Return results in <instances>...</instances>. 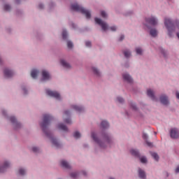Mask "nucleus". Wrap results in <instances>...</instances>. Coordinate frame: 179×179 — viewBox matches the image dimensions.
Returning a JSON list of instances; mask_svg holds the SVG:
<instances>
[{
  "mask_svg": "<svg viewBox=\"0 0 179 179\" xmlns=\"http://www.w3.org/2000/svg\"><path fill=\"white\" fill-rule=\"evenodd\" d=\"M0 62H1V58H0Z\"/></svg>",
  "mask_w": 179,
  "mask_h": 179,
  "instance_id": "4d7b16f0",
  "label": "nucleus"
},
{
  "mask_svg": "<svg viewBox=\"0 0 179 179\" xmlns=\"http://www.w3.org/2000/svg\"><path fill=\"white\" fill-rule=\"evenodd\" d=\"M38 8V9H43V8H44V6L43 4H39Z\"/></svg>",
  "mask_w": 179,
  "mask_h": 179,
  "instance_id": "49530a36",
  "label": "nucleus"
},
{
  "mask_svg": "<svg viewBox=\"0 0 179 179\" xmlns=\"http://www.w3.org/2000/svg\"><path fill=\"white\" fill-rule=\"evenodd\" d=\"M18 173L20 176H24L26 171H24L23 169H19Z\"/></svg>",
  "mask_w": 179,
  "mask_h": 179,
  "instance_id": "7c9ffc66",
  "label": "nucleus"
},
{
  "mask_svg": "<svg viewBox=\"0 0 179 179\" xmlns=\"http://www.w3.org/2000/svg\"><path fill=\"white\" fill-rule=\"evenodd\" d=\"M130 152H131V154L133 156H136V157H139V152H138V150H131Z\"/></svg>",
  "mask_w": 179,
  "mask_h": 179,
  "instance_id": "393cba45",
  "label": "nucleus"
},
{
  "mask_svg": "<svg viewBox=\"0 0 179 179\" xmlns=\"http://www.w3.org/2000/svg\"><path fill=\"white\" fill-rule=\"evenodd\" d=\"M147 94L148 97H150V99H152V100H156V97L155 96V93L153 92V91H152V90H148Z\"/></svg>",
  "mask_w": 179,
  "mask_h": 179,
  "instance_id": "ddd939ff",
  "label": "nucleus"
},
{
  "mask_svg": "<svg viewBox=\"0 0 179 179\" xmlns=\"http://www.w3.org/2000/svg\"><path fill=\"white\" fill-rule=\"evenodd\" d=\"M64 122H66V124H71V122H72V121L71 120L70 118H67V119L64 120Z\"/></svg>",
  "mask_w": 179,
  "mask_h": 179,
  "instance_id": "37998d69",
  "label": "nucleus"
},
{
  "mask_svg": "<svg viewBox=\"0 0 179 179\" xmlns=\"http://www.w3.org/2000/svg\"><path fill=\"white\" fill-rule=\"evenodd\" d=\"M73 136L76 138V139H79V138H80V133H79V131H76L73 134Z\"/></svg>",
  "mask_w": 179,
  "mask_h": 179,
  "instance_id": "c756f323",
  "label": "nucleus"
},
{
  "mask_svg": "<svg viewBox=\"0 0 179 179\" xmlns=\"http://www.w3.org/2000/svg\"><path fill=\"white\" fill-rule=\"evenodd\" d=\"M52 120V116H51L50 115H47V114L43 115V122L41 123V128H42L43 132L45 134V135L47 136H51L50 132H48V131L47 130V127H48V125H50V122Z\"/></svg>",
  "mask_w": 179,
  "mask_h": 179,
  "instance_id": "f257e3e1",
  "label": "nucleus"
},
{
  "mask_svg": "<svg viewBox=\"0 0 179 179\" xmlns=\"http://www.w3.org/2000/svg\"><path fill=\"white\" fill-rule=\"evenodd\" d=\"M71 10H76V12H80V13H83V15H85L87 19H90L92 16L90 14V11L80 6L77 3L71 4Z\"/></svg>",
  "mask_w": 179,
  "mask_h": 179,
  "instance_id": "f03ea898",
  "label": "nucleus"
},
{
  "mask_svg": "<svg viewBox=\"0 0 179 179\" xmlns=\"http://www.w3.org/2000/svg\"><path fill=\"white\" fill-rule=\"evenodd\" d=\"M92 69H93V72H94V73H95V75H98V76L100 75V73L99 72V70H97V69L93 68Z\"/></svg>",
  "mask_w": 179,
  "mask_h": 179,
  "instance_id": "c9c22d12",
  "label": "nucleus"
},
{
  "mask_svg": "<svg viewBox=\"0 0 179 179\" xmlns=\"http://www.w3.org/2000/svg\"><path fill=\"white\" fill-rule=\"evenodd\" d=\"M143 139L145 141L148 146H149L150 148H152V146H153V144L148 141V135L146 134H143Z\"/></svg>",
  "mask_w": 179,
  "mask_h": 179,
  "instance_id": "dca6fc26",
  "label": "nucleus"
},
{
  "mask_svg": "<svg viewBox=\"0 0 179 179\" xmlns=\"http://www.w3.org/2000/svg\"><path fill=\"white\" fill-rule=\"evenodd\" d=\"M160 101L162 104H164V106H167V104H169V97L166 95H162L160 97Z\"/></svg>",
  "mask_w": 179,
  "mask_h": 179,
  "instance_id": "1a4fd4ad",
  "label": "nucleus"
},
{
  "mask_svg": "<svg viewBox=\"0 0 179 179\" xmlns=\"http://www.w3.org/2000/svg\"><path fill=\"white\" fill-rule=\"evenodd\" d=\"M64 115H65V117H69V115H71V113H69V110H65Z\"/></svg>",
  "mask_w": 179,
  "mask_h": 179,
  "instance_id": "79ce46f5",
  "label": "nucleus"
},
{
  "mask_svg": "<svg viewBox=\"0 0 179 179\" xmlns=\"http://www.w3.org/2000/svg\"><path fill=\"white\" fill-rule=\"evenodd\" d=\"M72 27L75 29V24H72Z\"/></svg>",
  "mask_w": 179,
  "mask_h": 179,
  "instance_id": "864d4df0",
  "label": "nucleus"
},
{
  "mask_svg": "<svg viewBox=\"0 0 179 179\" xmlns=\"http://www.w3.org/2000/svg\"><path fill=\"white\" fill-rule=\"evenodd\" d=\"M95 22H96V23H97V24H99L101 26V27L102 28V30H103V31H106V30H107V29H108V25L107 24V23L103 22L101 20V19L96 17Z\"/></svg>",
  "mask_w": 179,
  "mask_h": 179,
  "instance_id": "39448f33",
  "label": "nucleus"
},
{
  "mask_svg": "<svg viewBox=\"0 0 179 179\" xmlns=\"http://www.w3.org/2000/svg\"><path fill=\"white\" fill-rule=\"evenodd\" d=\"M61 166L64 169H71V165L65 160L61 161Z\"/></svg>",
  "mask_w": 179,
  "mask_h": 179,
  "instance_id": "f3484780",
  "label": "nucleus"
},
{
  "mask_svg": "<svg viewBox=\"0 0 179 179\" xmlns=\"http://www.w3.org/2000/svg\"><path fill=\"white\" fill-rule=\"evenodd\" d=\"M40 150L38 149V148L37 147H33L32 148V151L34 152V153H37Z\"/></svg>",
  "mask_w": 179,
  "mask_h": 179,
  "instance_id": "e433bc0d",
  "label": "nucleus"
},
{
  "mask_svg": "<svg viewBox=\"0 0 179 179\" xmlns=\"http://www.w3.org/2000/svg\"><path fill=\"white\" fill-rule=\"evenodd\" d=\"M84 176H86V172H83Z\"/></svg>",
  "mask_w": 179,
  "mask_h": 179,
  "instance_id": "5fc2aeb1",
  "label": "nucleus"
},
{
  "mask_svg": "<svg viewBox=\"0 0 179 179\" xmlns=\"http://www.w3.org/2000/svg\"><path fill=\"white\" fill-rule=\"evenodd\" d=\"M46 94H48V96H50V97H55V99H57V100H61V96L59 95V93L55 91L47 90Z\"/></svg>",
  "mask_w": 179,
  "mask_h": 179,
  "instance_id": "20e7f679",
  "label": "nucleus"
},
{
  "mask_svg": "<svg viewBox=\"0 0 179 179\" xmlns=\"http://www.w3.org/2000/svg\"><path fill=\"white\" fill-rule=\"evenodd\" d=\"M117 100L118 103H124V99H122L121 97H117Z\"/></svg>",
  "mask_w": 179,
  "mask_h": 179,
  "instance_id": "a19ab883",
  "label": "nucleus"
},
{
  "mask_svg": "<svg viewBox=\"0 0 179 179\" xmlns=\"http://www.w3.org/2000/svg\"><path fill=\"white\" fill-rule=\"evenodd\" d=\"M92 138L96 143H99V146H103L100 141L98 140L97 137H96V134L94 133H92Z\"/></svg>",
  "mask_w": 179,
  "mask_h": 179,
  "instance_id": "6ab92c4d",
  "label": "nucleus"
},
{
  "mask_svg": "<svg viewBox=\"0 0 179 179\" xmlns=\"http://www.w3.org/2000/svg\"><path fill=\"white\" fill-rule=\"evenodd\" d=\"M38 76V71L36 69H33L31 72V76L33 79H36Z\"/></svg>",
  "mask_w": 179,
  "mask_h": 179,
  "instance_id": "a211bd4d",
  "label": "nucleus"
},
{
  "mask_svg": "<svg viewBox=\"0 0 179 179\" xmlns=\"http://www.w3.org/2000/svg\"><path fill=\"white\" fill-rule=\"evenodd\" d=\"M52 141V145H54V146H55L56 148H59L61 146V145L59 144V143H58V141H57V139H55V138H51Z\"/></svg>",
  "mask_w": 179,
  "mask_h": 179,
  "instance_id": "412c9836",
  "label": "nucleus"
},
{
  "mask_svg": "<svg viewBox=\"0 0 179 179\" xmlns=\"http://www.w3.org/2000/svg\"><path fill=\"white\" fill-rule=\"evenodd\" d=\"M9 166H10V164L8 162H5L3 166L0 167V173H4L5 170H6Z\"/></svg>",
  "mask_w": 179,
  "mask_h": 179,
  "instance_id": "9b49d317",
  "label": "nucleus"
},
{
  "mask_svg": "<svg viewBox=\"0 0 179 179\" xmlns=\"http://www.w3.org/2000/svg\"><path fill=\"white\" fill-rule=\"evenodd\" d=\"M101 16H102V17H107V14L106 13V12L101 11Z\"/></svg>",
  "mask_w": 179,
  "mask_h": 179,
  "instance_id": "58836bf2",
  "label": "nucleus"
},
{
  "mask_svg": "<svg viewBox=\"0 0 179 179\" xmlns=\"http://www.w3.org/2000/svg\"><path fill=\"white\" fill-rule=\"evenodd\" d=\"M140 161H141L142 163H146V162H148V159H146V157H142L140 158Z\"/></svg>",
  "mask_w": 179,
  "mask_h": 179,
  "instance_id": "f704fd0d",
  "label": "nucleus"
},
{
  "mask_svg": "<svg viewBox=\"0 0 179 179\" xmlns=\"http://www.w3.org/2000/svg\"><path fill=\"white\" fill-rule=\"evenodd\" d=\"M68 37V34L66 33V31L64 30L62 31V38H63V40H66Z\"/></svg>",
  "mask_w": 179,
  "mask_h": 179,
  "instance_id": "c85d7f7f",
  "label": "nucleus"
},
{
  "mask_svg": "<svg viewBox=\"0 0 179 179\" xmlns=\"http://www.w3.org/2000/svg\"><path fill=\"white\" fill-rule=\"evenodd\" d=\"M4 10H6V11L10 10V6L8 4L4 5Z\"/></svg>",
  "mask_w": 179,
  "mask_h": 179,
  "instance_id": "473e14b6",
  "label": "nucleus"
},
{
  "mask_svg": "<svg viewBox=\"0 0 179 179\" xmlns=\"http://www.w3.org/2000/svg\"><path fill=\"white\" fill-rule=\"evenodd\" d=\"M123 79L126 82H128V83H131L132 82V78H131V76H129V74L127 73L123 74Z\"/></svg>",
  "mask_w": 179,
  "mask_h": 179,
  "instance_id": "f8f14e48",
  "label": "nucleus"
},
{
  "mask_svg": "<svg viewBox=\"0 0 179 179\" xmlns=\"http://www.w3.org/2000/svg\"><path fill=\"white\" fill-rule=\"evenodd\" d=\"M58 128L59 129H61L62 131H64L65 132L68 131V127H66V126H65V124H59L58 125Z\"/></svg>",
  "mask_w": 179,
  "mask_h": 179,
  "instance_id": "5701e85b",
  "label": "nucleus"
},
{
  "mask_svg": "<svg viewBox=\"0 0 179 179\" xmlns=\"http://www.w3.org/2000/svg\"><path fill=\"white\" fill-rule=\"evenodd\" d=\"M124 38V35H122L119 39V41H122V40Z\"/></svg>",
  "mask_w": 179,
  "mask_h": 179,
  "instance_id": "de8ad7c7",
  "label": "nucleus"
},
{
  "mask_svg": "<svg viewBox=\"0 0 179 179\" xmlns=\"http://www.w3.org/2000/svg\"><path fill=\"white\" fill-rule=\"evenodd\" d=\"M71 177L72 178H76V177H78V173H71Z\"/></svg>",
  "mask_w": 179,
  "mask_h": 179,
  "instance_id": "4c0bfd02",
  "label": "nucleus"
},
{
  "mask_svg": "<svg viewBox=\"0 0 179 179\" xmlns=\"http://www.w3.org/2000/svg\"><path fill=\"white\" fill-rule=\"evenodd\" d=\"M145 22L152 26H156V24H157V20L155 17L146 18Z\"/></svg>",
  "mask_w": 179,
  "mask_h": 179,
  "instance_id": "0eeeda50",
  "label": "nucleus"
},
{
  "mask_svg": "<svg viewBox=\"0 0 179 179\" xmlns=\"http://www.w3.org/2000/svg\"><path fill=\"white\" fill-rule=\"evenodd\" d=\"M176 173H179V166L176 169Z\"/></svg>",
  "mask_w": 179,
  "mask_h": 179,
  "instance_id": "09e8293b",
  "label": "nucleus"
},
{
  "mask_svg": "<svg viewBox=\"0 0 179 179\" xmlns=\"http://www.w3.org/2000/svg\"><path fill=\"white\" fill-rule=\"evenodd\" d=\"M136 54L141 55V54H142V49H141V48H137L136 49Z\"/></svg>",
  "mask_w": 179,
  "mask_h": 179,
  "instance_id": "2f4dec72",
  "label": "nucleus"
},
{
  "mask_svg": "<svg viewBox=\"0 0 179 179\" xmlns=\"http://www.w3.org/2000/svg\"><path fill=\"white\" fill-rule=\"evenodd\" d=\"M164 24L165 27H166L168 30V34L169 37H171V36H173V33L176 31V27L174 26V22H173V21H171L170 18L166 17L164 19Z\"/></svg>",
  "mask_w": 179,
  "mask_h": 179,
  "instance_id": "7ed1b4c3",
  "label": "nucleus"
},
{
  "mask_svg": "<svg viewBox=\"0 0 179 179\" xmlns=\"http://www.w3.org/2000/svg\"><path fill=\"white\" fill-rule=\"evenodd\" d=\"M150 34L152 37H156V36H157V31L156 29H151L150 31Z\"/></svg>",
  "mask_w": 179,
  "mask_h": 179,
  "instance_id": "a878e982",
  "label": "nucleus"
},
{
  "mask_svg": "<svg viewBox=\"0 0 179 179\" xmlns=\"http://www.w3.org/2000/svg\"><path fill=\"white\" fill-rule=\"evenodd\" d=\"M10 121L13 123L15 124V127H20V123L17 122V120H16V117L11 116L10 117Z\"/></svg>",
  "mask_w": 179,
  "mask_h": 179,
  "instance_id": "4468645a",
  "label": "nucleus"
},
{
  "mask_svg": "<svg viewBox=\"0 0 179 179\" xmlns=\"http://www.w3.org/2000/svg\"><path fill=\"white\" fill-rule=\"evenodd\" d=\"M176 97H177V99H179V92H177V93H176Z\"/></svg>",
  "mask_w": 179,
  "mask_h": 179,
  "instance_id": "3c124183",
  "label": "nucleus"
},
{
  "mask_svg": "<svg viewBox=\"0 0 179 179\" xmlns=\"http://www.w3.org/2000/svg\"><path fill=\"white\" fill-rule=\"evenodd\" d=\"M13 75V71L11 70H9L8 69L4 70V76H6V78H12Z\"/></svg>",
  "mask_w": 179,
  "mask_h": 179,
  "instance_id": "9d476101",
  "label": "nucleus"
},
{
  "mask_svg": "<svg viewBox=\"0 0 179 179\" xmlns=\"http://www.w3.org/2000/svg\"><path fill=\"white\" fill-rule=\"evenodd\" d=\"M3 115H5V111H3Z\"/></svg>",
  "mask_w": 179,
  "mask_h": 179,
  "instance_id": "6e6d98bb",
  "label": "nucleus"
},
{
  "mask_svg": "<svg viewBox=\"0 0 179 179\" xmlns=\"http://www.w3.org/2000/svg\"><path fill=\"white\" fill-rule=\"evenodd\" d=\"M131 108H133V110H136V106L135 105V103H131Z\"/></svg>",
  "mask_w": 179,
  "mask_h": 179,
  "instance_id": "c03bdc74",
  "label": "nucleus"
},
{
  "mask_svg": "<svg viewBox=\"0 0 179 179\" xmlns=\"http://www.w3.org/2000/svg\"><path fill=\"white\" fill-rule=\"evenodd\" d=\"M86 47H92V42L90 41H86L85 42Z\"/></svg>",
  "mask_w": 179,
  "mask_h": 179,
  "instance_id": "ea45409f",
  "label": "nucleus"
},
{
  "mask_svg": "<svg viewBox=\"0 0 179 179\" xmlns=\"http://www.w3.org/2000/svg\"><path fill=\"white\" fill-rule=\"evenodd\" d=\"M60 63L62 65V66H64V68H66V69H71V65L68 64V62H66L65 60L62 59L60 61Z\"/></svg>",
  "mask_w": 179,
  "mask_h": 179,
  "instance_id": "2eb2a0df",
  "label": "nucleus"
},
{
  "mask_svg": "<svg viewBox=\"0 0 179 179\" xmlns=\"http://www.w3.org/2000/svg\"><path fill=\"white\" fill-rule=\"evenodd\" d=\"M176 24H177L178 28L179 29V22H176Z\"/></svg>",
  "mask_w": 179,
  "mask_h": 179,
  "instance_id": "603ef678",
  "label": "nucleus"
},
{
  "mask_svg": "<svg viewBox=\"0 0 179 179\" xmlns=\"http://www.w3.org/2000/svg\"><path fill=\"white\" fill-rule=\"evenodd\" d=\"M22 90H23V92H24V94H27V93H26V92H27L26 88H22Z\"/></svg>",
  "mask_w": 179,
  "mask_h": 179,
  "instance_id": "8fccbe9b",
  "label": "nucleus"
},
{
  "mask_svg": "<svg viewBox=\"0 0 179 179\" xmlns=\"http://www.w3.org/2000/svg\"><path fill=\"white\" fill-rule=\"evenodd\" d=\"M170 135H171V138H172L173 139H177V138H179L178 129L176 128L171 129Z\"/></svg>",
  "mask_w": 179,
  "mask_h": 179,
  "instance_id": "423d86ee",
  "label": "nucleus"
},
{
  "mask_svg": "<svg viewBox=\"0 0 179 179\" xmlns=\"http://www.w3.org/2000/svg\"><path fill=\"white\" fill-rule=\"evenodd\" d=\"M72 107L74 110H76V111H78V113H82V111H83V107L82 106L74 105Z\"/></svg>",
  "mask_w": 179,
  "mask_h": 179,
  "instance_id": "4be33fe9",
  "label": "nucleus"
},
{
  "mask_svg": "<svg viewBox=\"0 0 179 179\" xmlns=\"http://www.w3.org/2000/svg\"><path fill=\"white\" fill-rule=\"evenodd\" d=\"M110 30L112 31H115V30H117V27H115V26L111 27Z\"/></svg>",
  "mask_w": 179,
  "mask_h": 179,
  "instance_id": "a18cd8bd",
  "label": "nucleus"
},
{
  "mask_svg": "<svg viewBox=\"0 0 179 179\" xmlns=\"http://www.w3.org/2000/svg\"><path fill=\"white\" fill-rule=\"evenodd\" d=\"M124 55L126 58H129L131 57V52L128 50L124 51Z\"/></svg>",
  "mask_w": 179,
  "mask_h": 179,
  "instance_id": "cd10ccee",
  "label": "nucleus"
},
{
  "mask_svg": "<svg viewBox=\"0 0 179 179\" xmlns=\"http://www.w3.org/2000/svg\"><path fill=\"white\" fill-rule=\"evenodd\" d=\"M101 126L102 128H108V127H110V125L108 124V122L106 120H103L101 122Z\"/></svg>",
  "mask_w": 179,
  "mask_h": 179,
  "instance_id": "b1692460",
  "label": "nucleus"
},
{
  "mask_svg": "<svg viewBox=\"0 0 179 179\" xmlns=\"http://www.w3.org/2000/svg\"><path fill=\"white\" fill-rule=\"evenodd\" d=\"M151 155L153 157V159H155V160H156L157 162V160H159V155L156 152H152Z\"/></svg>",
  "mask_w": 179,
  "mask_h": 179,
  "instance_id": "bb28decb",
  "label": "nucleus"
},
{
  "mask_svg": "<svg viewBox=\"0 0 179 179\" xmlns=\"http://www.w3.org/2000/svg\"><path fill=\"white\" fill-rule=\"evenodd\" d=\"M42 80H49V79H50L51 76H50V73L45 71L43 70L42 71Z\"/></svg>",
  "mask_w": 179,
  "mask_h": 179,
  "instance_id": "6e6552de",
  "label": "nucleus"
},
{
  "mask_svg": "<svg viewBox=\"0 0 179 179\" xmlns=\"http://www.w3.org/2000/svg\"><path fill=\"white\" fill-rule=\"evenodd\" d=\"M67 47H68V48H72L73 47V43H72L71 41H68Z\"/></svg>",
  "mask_w": 179,
  "mask_h": 179,
  "instance_id": "72a5a7b5",
  "label": "nucleus"
},
{
  "mask_svg": "<svg viewBox=\"0 0 179 179\" xmlns=\"http://www.w3.org/2000/svg\"><path fill=\"white\" fill-rule=\"evenodd\" d=\"M138 176L140 178H146V174L145 173V171L141 169H138Z\"/></svg>",
  "mask_w": 179,
  "mask_h": 179,
  "instance_id": "aec40b11",
  "label": "nucleus"
}]
</instances>
